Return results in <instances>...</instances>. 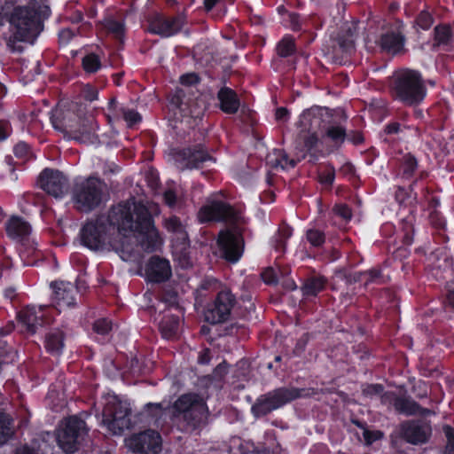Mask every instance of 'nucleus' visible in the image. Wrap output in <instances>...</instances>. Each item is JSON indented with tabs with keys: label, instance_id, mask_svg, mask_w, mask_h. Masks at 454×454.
<instances>
[{
	"label": "nucleus",
	"instance_id": "39448f33",
	"mask_svg": "<svg viewBox=\"0 0 454 454\" xmlns=\"http://www.w3.org/2000/svg\"><path fill=\"white\" fill-rule=\"evenodd\" d=\"M207 413L204 399L196 394L183 395L174 403V417L184 432L192 433L205 427Z\"/></svg>",
	"mask_w": 454,
	"mask_h": 454
},
{
	"label": "nucleus",
	"instance_id": "4d7b16f0",
	"mask_svg": "<svg viewBox=\"0 0 454 454\" xmlns=\"http://www.w3.org/2000/svg\"><path fill=\"white\" fill-rule=\"evenodd\" d=\"M164 302L168 303L169 307L174 308L176 310H179L177 307L176 294L174 293L168 294L163 298ZM180 313V311H178Z\"/></svg>",
	"mask_w": 454,
	"mask_h": 454
},
{
	"label": "nucleus",
	"instance_id": "de8ad7c7",
	"mask_svg": "<svg viewBox=\"0 0 454 454\" xmlns=\"http://www.w3.org/2000/svg\"><path fill=\"white\" fill-rule=\"evenodd\" d=\"M121 111L120 109H117V101L115 98H111L109 104H108V113L106 114V117L111 122L114 119H118L120 117Z\"/></svg>",
	"mask_w": 454,
	"mask_h": 454
},
{
	"label": "nucleus",
	"instance_id": "e433bc0d",
	"mask_svg": "<svg viewBox=\"0 0 454 454\" xmlns=\"http://www.w3.org/2000/svg\"><path fill=\"white\" fill-rule=\"evenodd\" d=\"M452 36V31L448 25L437 26L434 28V39L438 44H447Z\"/></svg>",
	"mask_w": 454,
	"mask_h": 454
},
{
	"label": "nucleus",
	"instance_id": "f8f14e48",
	"mask_svg": "<svg viewBox=\"0 0 454 454\" xmlns=\"http://www.w3.org/2000/svg\"><path fill=\"white\" fill-rule=\"evenodd\" d=\"M88 433L85 422L76 416L67 419L57 432L59 446L67 453H74Z\"/></svg>",
	"mask_w": 454,
	"mask_h": 454
},
{
	"label": "nucleus",
	"instance_id": "4468645a",
	"mask_svg": "<svg viewBox=\"0 0 454 454\" xmlns=\"http://www.w3.org/2000/svg\"><path fill=\"white\" fill-rule=\"evenodd\" d=\"M399 434L408 443L420 445L429 441L432 427L425 420H407L400 424Z\"/></svg>",
	"mask_w": 454,
	"mask_h": 454
},
{
	"label": "nucleus",
	"instance_id": "49530a36",
	"mask_svg": "<svg viewBox=\"0 0 454 454\" xmlns=\"http://www.w3.org/2000/svg\"><path fill=\"white\" fill-rule=\"evenodd\" d=\"M416 168V159L411 154L405 155L403 158V173L410 176L414 172Z\"/></svg>",
	"mask_w": 454,
	"mask_h": 454
},
{
	"label": "nucleus",
	"instance_id": "72a5a7b5",
	"mask_svg": "<svg viewBox=\"0 0 454 454\" xmlns=\"http://www.w3.org/2000/svg\"><path fill=\"white\" fill-rule=\"evenodd\" d=\"M63 348V335L59 331L50 333L46 338V348L59 354Z\"/></svg>",
	"mask_w": 454,
	"mask_h": 454
},
{
	"label": "nucleus",
	"instance_id": "c03bdc74",
	"mask_svg": "<svg viewBox=\"0 0 454 454\" xmlns=\"http://www.w3.org/2000/svg\"><path fill=\"white\" fill-rule=\"evenodd\" d=\"M433 24L432 16L426 11L419 13L416 20L417 27H420L424 30L428 29Z\"/></svg>",
	"mask_w": 454,
	"mask_h": 454
},
{
	"label": "nucleus",
	"instance_id": "0e129e2a",
	"mask_svg": "<svg viewBox=\"0 0 454 454\" xmlns=\"http://www.w3.org/2000/svg\"><path fill=\"white\" fill-rule=\"evenodd\" d=\"M278 156H280L282 162L286 167L289 165L291 168H294L296 165V161L294 160H289L288 156L286 153L282 151H278Z\"/></svg>",
	"mask_w": 454,
	"mask_h": 454
},
{
	"label": "nucleus",
	"instance_id": "b1692460",
	"mask_svg": "<svg viewBox=\"0 0 454 454\" xmlns=\"http://www.w3.org/2000/svg\"><path fill=\"white\" fill-rule=\"evenodd\" d=\"M43 307H27L19 313V320L26 328V331L31 334L36 333L38 327L43 325Z\"/></svg>",
	"mask_w": 454,
	"mask_h": 454
},
{
	"label": "nucleus",
	"instance_id": "603ef678",
	"mask_svg": "<svg viewBox=\"0 0 454 454\" xmlns=\"http://www.w3.org/2000/svg\"><path fill=\"white\" fill-rule=\"evenodd\" d=\"M333 211L346 221L350 220L352 216L351 210L346 205H336Z\"/></svg>",
	"mask_w": 454,
	"mask_h": 454
},
{
	"label": "nucleus",
	"instance_id": "f257e3e1",
	"mask_svg": "<svg viewBox=\"0 0 454 454\" xmlns=\"http://www.w3.org/2000/svg\"><path fill=\"white\" fill-rule=\"evenodd\" d=\"M108 220L117 227V238L127 246L131 240L134 248L137 242L148 250H153L160 245V238L155 230L146 206L134 199L113 207Z\"/></svg>",
	"mask_w": 454,
	"mask_h": 454
},
{
	"label": "nucleus",
	"instance_id": "8fccbe9b",
	"mask_svg": "<svg viewBox=\"0 0 454 454\" xmlns=\"http://www.w3.org/2000/svg\"><path fill=\"white\" fill-rule=\"evenodd\" d=\"M383 392V387L381 385H369L363 389L364 395L367 397H373L374 395H380Z\"/></svg>",
	"mask_w": 454,
	"mask_h": 454
},
{
	"label": "nucleus",
	"instance_id": "a878e982",
	"mask_svg": "<svg viewBox=\"0 0 454 454\" xmlns=\"http://www.w3.org/2000/svg\"><path fill=\"white\" fill-rule=\"evenodd\" d=\"M217 98L220 102V108L226 114H235L238 112L240 102L234 90L229 88H222Z\"/></svg>",
	"mask_w": 454,
	"mask_h": 454
},
{
	"label": "nucleus",
	"instance_id": "e2e57ef3",
	"mask_svg": "<svg viewBox=\"0 0 454 454\" xmlns=\"http://www.w3.org/2000/svg\"><path fill=\"white\" fill-rule=\"evenodd\" d=\"M380 436H381V433H380V432L372 433L368 430H364V437L367 443H372V442H374Z\"/></svg>",
	"mask_w": 454,
	"mask_h": 454
},
{
	"label": "nucleus",
	"instance_id": "bb28decb",
	"mask_svg": "<svg viewBox=\"0 0 454 454\" xmlns=\"http://www.w3.org/2000/svg\"><path fill=\"white\" fill-rule=\"evenodd\" d=\"M394 407L398 412L405 414L406 416L427 415L432 413L430 410L421 408L413 400L403 397L395 398Z\"/></svg>",
	"mask_w": 454,
	"mask_h": 454
},
{
	"label": "nucleus",
	"instance_id": "37998d69",
	"mask_svg": "<svg viewBox=\"0 0 454 454\" xmlns=\"http://www.w3.org/2000/svg\"><path fill=\"white\" fill-rule=\"evenodd\" d=\"M443 432L447 439L444 454H454V428L450 426H444Z\"/></svg>",
	"mask_w": 454,
	"mask_h": 454
},
{
	"label": "nucleus",
	"instance_id": "58836bf2",
	"mask_svg": "<svg viewBox=\"0 0 454 454\" xmlns=\"http://www.w3.org/2000/svg\"><path fill=\"white\" fill-rule=\"evenodd\" d=\"M82 67L86 72H96L100 67L98 57L93 53L88 54L82 59Z\"/></svg>",
	"mask_w": 454,
	"mask_h": 454
},
{
	"label": "nucleus",
	"instance_id": "20e7f679",
	"mask_svg": "<svg viewBox=\"0 0 454 454\" xmlns=\"http://www.w3.org/2000/svg\"><path fill=\"white\" fill-rule=\"evenodd\" d=\"M114 229L108 217H100L96 221L88 222L81 230V241L83 246L91 250L105 249L107 247H112L120 254L124 261L130 260L134 254V242L130 241L125 246L124 242L118 238L112 239L110 233Z\"/></svg>",
	"mask_w": 454,
	"mask_h": 454
},
{
	"label": "nucleus",
	"instance_id": "393cba45",
	"mask_svg": "<svg viewBox=\"0 0 454 454\" xmlns=\"http://www.w3.org/2000/svg\"><path fill=\"white\" fill-rule=\"evenodd\" d=\"M6 231L13 239H24L30 234L31 227L23 218L12 216L6 223Z\"/></svg>",
	"mask_w": 454,
	"mask_h": 454
},
{
	"label": "nucleus",
	"instance_id": "6ab92c4d",
	"mask_svg": "<svg viewBox=\"0 0 454 454\" xmlns=\"http://www.w3.org/2000/svg\"><path fill=\"white\" fill-rule=\"evenodd\" d=\"M184 25V19L181 16L166 18L155 15L149 20L148 30L153 34L168 37L177 33Z\"/></svg>",
	"mask_w": 454,
	"mask_h": 454
},
{
	"label": "nucleus",
	"instance_id": "864d4df0",
	"mask_svg": "<svg viewBox=\"0 0 454 454\" xmlns=\"http://www.w3.org/2000/svg\"><path fill=\"white\" fill-rule=\"evenodd\" d=\"M185 247H186V246L184 247L182 245V247L180 248L181 254L177 256V260H178L179 264H180L181 267H183V268H189V267L192 266V262L190 257L187 256V254L185 253H184V254L182 253L183 250L185 249Z\"/></svg>",
	"mask_w": 454,
	"mask_h": 454
},
{
	"label": "nucleus",
	"instance_id": "9b49d317",
	"mask_svg": "<svg viewBox=\"0 0 454 454\" xmlns=\"http://www.w3.org/2000/svg\"><path fill=\"white\" fill-rule=\"evenodd\" d=\"M102 415L103 425L114 434H121L130 426V408L129 404L114 396L108 399Z\"/></svg>",
	"mask_w": 454,
	"mask_h": 454
},
{
	"label": "nucleus",
	"instance_id": "5fc2aeb1",
	"mask_svg": "<svg viewBox=\"0 0 454 454\" xmlns=\"http://www.w3.org/2000/svg\"><path fill=\"white\" fill-rule=\"evenodd\" d=\"M319 179L322 184L331 185L334 180V169L332 168L325 173H321L319 175Z\"/></svg>",
	"mask_w": 454,
	"mask_h": 454
},
{
	"label": "nucleus",
	"instance_id": "13d9d810",
	"mask_svg": "<svg viewBox=\"0 0 454 454\" xmlns=\"http://www.w3.org/2000/svg\"><path fill=\"white\" fill-rule=\"evenodd\" d=\"M289 112L285 107H279L276 110L275 118L278 121H286L288 120Z\"/></svg>",
	"mask_w": 454,
	"mask_h": 454
},
{
	"label": "nucleus",
	"instance_id": "6e6d98bb",
	"mask_svg": "<svg viewBox=\"0 0 454 454\" xmlns=\"http://www.w3.org/2000/svg\"><path fill=\"white\" fill-rule=\"evenodd\" d=\"M180 81L182 84L189 86L197 83L199 82V77L197 76L196 74L192 73L182 75Z\"/></svg>",
	"mask_w": 454,
	"mask_h": 454
},
{
	"label": "nucleus",
	"instance_id": "dca6fc26",
	"mask_svg": "<svg viewBox=\"0 0 454 454\" xmlns=\"http://www.w3.org/2000/svg\"><path fill=\"white\" fill-rule=\"evenodd\" d=\"M39 184L44 192L54 198L64 196L69 189L67 177L60 171L49 168L41 173Z\"/></svg>",
	"mask_w": 454,
	"mask_h": 454
},
{
	"label": "nucleus",
	"instance_id": "2f4dec72",
	"mask_svg": "<svg viewBox=\"0 0 454 454\" xmlns=\"http://www.w3.org/2000/svg\"><path fill=\"white\" fill-rule=\"evenodd\" d=\"M325 286V280L322 278H311L303 285L301 291L305 296H316Z\"/></svg>",
	"mask_w": 454,
	"mask_h": 454
},
{
	"label": "nucleus",
	"instance_id": "2eb2a0df",
	"mask_svg": "<svg viewBox=\"0 0 454 454\" xmlns=\"http://www.w3.org/2000/svg\"><path fill=\"white\" fill-rule=\"evenodd\" d=\"M221 255L229 262H236L243 252V239L239 231H223L218 236Z\"/></svg>",
	"mask_w": 454,
	"mask_h": 454
},
{
	"label": "nucleus",
	"instance_id": "4c0bfd02",
	"mask_svg": "<svg viewBox=\"0 0 454 454\" xmlns=\"http://www.w3.org/2000/svg\"><path fill=\"white\" fill-rule=\"evenodd\" d=\"M105 28L116 38H121L124 33V24L121 21H116L112 18H107L104 21Z\"/></svg>",
	"mask_w": 454,
	"mask_h": 454
},
{
	"label": "nucleus",
	"instance_id": "ea45409f",
	"mask_svg": "<svg viewBox=\"0 0 454 454\" xmlns=\"http://www.w3.org/2000/svg\"><path fill=\"white\" fill-rule=\"evenodd\" d=\"M294 51V43L291 38H284L278 45V52L281 57H287Z\"/></svg>",
	"mask_w": 454,
	"mask_h": 454
},
{
	"label": "nucleus",
	"instance_id": "7ed1b4c3",
	"mask_svg": "<svg viewBox=\"0 0 454 454\" xmlns=\"http://www.w3.org/2000/svg\"><path fill=\"white\" fill-rule=\"evenodd\" d=\"M51 122L56 129L82 143L92 144L97 140L94 118L82 105L59 104L52 112Z\"/></svg>",
	"mask_w": 454,
	"mask_h": 454
},
{
	"label": "nucleus",
	"instance_id": "f03ea898",
	"mask_svg": "<svg viewBox=\"0 0 454 454\" xmlns=\"http://www.w3.org/2000/svg\"><path fill=\"white\" fill-rule=\"evenodd\" d=\"M50 10L41 0H31L27 4L18 5L9 14L12 35L6 44L12 51H23L20 43L32 42L43 30V21Z\"/></svg>",
	"mask_w": 454,
	"mask_h": 454
},
{
	"label": "nucleus",
	"instance_id": "09e8293b",
	"mask_svg": "<svg viewBox=\"0 0 454 454\" xmlns=\"http://www.w3.org/2000/svg\"><path fill=\"white\" fill-rule=\"evenodd\" d=\"M267 162L273 168H281L282 169L286 168V166L282 162L280 156H278V151H275L273 153V154L268 155Z\"/></svg>",
	"mask_w": 454,
	"mask_h": 454
},
{
	"label": "nucleus",
	"instance_id": "f704fd0d",
	"mask_svg": "<svg viewBox=\"0 0 454 454\" xmlns=\"http://www.w3.org/2000/svg\"><path fill=\"white\" fill-rule=\"evenodd\" d=\"M346 33L348 37H339L338 43L343 51H349L354 47V36L356 33V26L354 24L348 25L346 28Z\"/></svg>",
	"mask_w": 454,
	"mask_h": 454
},
{
	"label": "nucleus",
	"instance_id": "a211bd4d",
	"mask_svg": "<svg viewBox=\"0 0 454 454\" xmlns=\"http://www.w3.org/2000/svg\"><path fill=\"white\" fill-rule=\"evenodd\" d=\"M233 304L234 299L230 292L223 291L219 293L213 308L208 309L205 313L206 320L211 324H218L227 320Z\"/></svg>",
	"mask_w": 454,
	"mask_h": 454
},
{
	"label": "nucleus",
	"instance_id": "f3484780",
	"mask_svg": "<svg viewBox=\"0 0 454 454\" xmlns=\"http://www.w3.org/2000/svg\"><path fill=\"white\" fill-rule=\"evenodd\" d=\"M198 219L200 223L230 221L236 222L238 215L234 209L223 202H213L203 206L198 212Z\"/></svg>",
	"mask_w": 454,
	"mask_h": 454
},
{
	"label": "nucleus",
	"instance_id": "c756f323",
	"mask_svg": "<svg viewBox=\"0 0 454 454\" xmlns=\"http://www.w3.org/2000/svg\"><path fill=\"white\" fill-rule=\"evenodd\" d=\"M166 229L175 235V238L180 245L185 247V243L188 239V235L185 231V226L176 216H170L165 220Z\"/></svg>",
	"mask_w": 454,
	"mask_h": 454
},
{
	"label": "nucleus",
	"instance_id": "c9c22d12",
	"mask_svg": "<svg viewBox=\"0 0 454 454\" xmlns=\"http://www.w3.org/2000/svg\"><path fill=\"white\" fill-rule=\"evenodd\" d=\"M288 274L289 271L287 270H278V272H277L273 268L269 267L262 272L261 276L266 284L276 285L278 282L279 276L285 277Z\"/></svg>",
	"mask_w": 454,
	"mask_h": 454
},
{
	"label": "nucleus",
	"instance_id": "ddd939ff",
	"mask_svg": "<svg viewBox=\"0 0 454 454\" xmlns=\"http://www.w3.org/2000/svg\"><path fill=\"white\" fill-rule=\"evenodd\" d=\"M129 450L141 454H159L161 450V437L154 430L133 434L126 440Z\"/></svg>",
	"mask_w": 454,
	"mask_h": 454
},
{
	"label": "nucleus",
	"instance_id": "4be33fe9",
	"mask_svg": "<svg viewBox=\"0 0 454 454\" xmlns=\"http://www.w3.org/2000/svg\"><path fill=\"white\" fill-rule=\"evenodd\" d=\"M330 119L331 116L322 124L321 143L329 142L333 149H338L347 137L346 130L342 126L331 122Z\"/></svg>",
	"mask_w": 454,
	"mask_h": 454
},
{
	"label": "nucleus",
	"instance_id": "a19ab883",
	"mask_svg": "<svg viewBox=\"0 0 454 454\" xmlns=\"http://www.w3.org/2000/svg\"><path fill=\"white\" fill-rule=\"evenodd\" d=\"M120 111L129 127L139 122L142 119L141 115L134 110L120 108Z\"/></svg>",
	"mask_w": 454,
	"mask_h": 454
},
{
	"label": "nucleus",
	"instance_id": "774afa93",
	"mask_svg": "<svg viewBox=\"0 0 454 454\" xmlns=\"http://www.w3.org/2000/svg\"><path fill=\"white\" fill-rule=\"evenodd\" d=\"M380 395L381 402L383 403H392V402L394 403H395V398H398L392 392H387V393H384V394L381 393V395Z\"/></svg>",
	"mask_w": 454,
	"mask_h": 454
},
{
	"label": "nucleus",
	"instance_id": "bf43d9fd",
	"mask_svg": "<svg viewBox=\"0 0 454 454\" xmlns=\"http://www.w3.org/2000/svg\"><path fill=\"white\" fill-rule=\"evenodd\" d=\"M163 196L167 205H168L169 207H174L176 205V196L173 191H166Z\"/></svg>",
	"mask_w": 454,
	"mask_h": 454
},
{
	"label": "nucleus",
	"instance_id": "338daca9",
	"mask_svg": "<svg viewBox=\"0 0 454 454\" xmlns=\"http://www.w3.org/2000/svg\"><path fill=\"white\" fill-rule=\"evenodd\" d=\"M403 131L402 129H401V126L399 123L397 122H393V123H390L388 124L387 127H386V132L387 134H395V133H399Z\"/></svg>",
	"mask_w": 454,
	"mask_h": 454
},
{
	"label": "nucleus",
	"instance_id": "aec40b11",
	"mask_svg": "<svg viewBox=\"0 0 454 454\" xmlns=\"http://www.w3.org/2000/svg\"><path fill=\"white\" fill-rule=\"evenodd\" d=\"M209 154L200 145L194 147H188L179 151L176 155V160L180 164L182 169L199 168L200 163L210 160Z\"/></svg>",
	"mask_w": 454,
	"mask_h": 454
},
{
	"label": "nucleus",
	"instance_id": "412c9836",
	"mask_svg": "<svg viewBox=\"0 0 454 454\" xmlns=\"http://www.w3.org/2000/svg\"><path fill=\"white\" fill-rule=\"evenodd\" d=\"M54 291V301L58 309L61 310L70 308L74 304L76 287L71 283L56 282L52 285Z\"/></svg>",
	"mask_w": 454,
	"mask_h": 454
},
{
	"label": "nucleus",
	"instance_id": "a18cd8bd",
	"mask_svg": "<svg viewBox=\"0 0 454 454\" xmlns=\"http://www.w3.org/2000/svg\"><path fill=\"white\" fill-rule=\"evenodd\" d=\"M93 329L97 333L104 335L112 330V323L106 318H101L94 323Z\"/></svg>",
	"mask_w": 454,
	"mask_h": 454
},
{
	"label": "nucleus",
	"instance_id": "052dcab7",
	"mask_svg": "<svg viewBox=\"0 0 454 454\" xmlns=\"http://www.w3.org/2000/svg\"><path fill=\"white\" fill-rule=\"evenodd\" d=\"M227 373V365L225 363L220 364L214 371V377L216 380H221Z\"/></svg>",
	"mask_w": 454,
	"mask_h": 454
},
{
	"label": "nucleus",
	"instance_id": "0eeeda50",
	"mask_svg": "<svg viewBox=\"0 0 454 454\" xmlns=\"http://www.w3.org/2000/svg\"><path fill=\"white\" fill-rule=\"evenodd\" d=\"M329 117V111L320 107L306 110L301 114L298 124L301 128L299 137L303 141L308 151L316 148L318 143L321 142V127Z\"/></svg>",
	"mask_w": 454,
	"mask_h": 454
},
{
	"label": "nucleus",
	"instance_id": "1a4fd4ad",
	"mask_svg": "<svg viewBox=\"0 0 454 454\" xmlns=\"http://www.w3.org/2000/svg\"><path fill=\"white\" fill-rule=\"evenodd\" d=\"M103 184L97 178L90 177L74 184L72 199L74 207L81 212H90L102 202Z\"/></svg>",
	"mask_w": 454,
	"mask_h": 454
},
{
	"label": "nucleus",
	"instance_id": "473e14b6",
	"mask_svg": "<svg viewBox=\"0 0 454 454\" xmlns=\"http://www.w3.org/2000/svg\"><path fill=\"white\" fill-rule=\"evenodd\" d=\"M13 434L12 419L3 412H0V445L5 443Z\"/></svg>",
	"mask_w": 454,
	"mask_h": 454
},
{
	"label": "nucleus",
	"instance_id": "423d86ee",
	"mask_svg": "<svg viewBox=\"0 0 454 454\" xmlns=\"http://www.w3.org/2000/svg\"><path fill=\"white\" fill-rule=\"evenodd\" d=\"M314 394L313 389L294 387L276 388L261 395L252 406V411L256 417L264 416L297 398L311 396Z\"/></svg>",
	"mask_w": 454,
	"mask_h": 454
},
{
	"label": "nucleus",
	"instance_id": "c85d7f7f",
	"mask_svg": "<svg viewBox=\"0 0 454 454\" xmlns=\"http://www.w3.org/2000/svg\"><path fill=\"white\" fill-rule=\"evenodd\" d=\"M180 325V315H167L160 325V333L165 339L176 336Z\"/></svg>",
	"mask_w": 454,
	"mask_h": 454
},
{
	"label": "nucleus",
	"instance_id": "3c124183",
	"mask_svg": "<svg viewBox=\"0 0 454 454\" xmlns=\"http://www.w3.org/2000/svg\"><path fill=\"white\" fill-rule=\"evenodd\" d=\"M146 411L153 418L156 419L160 418L163 414L161 403H148L146 405Z\"/></svg>",
	"mask_w": 454,
	"mask_h": 454
},
{
	"label": "nucleus",
	"instance_id": "5701e85b",
	"mask_svg": "<svg viewBox=\"0 0 454 454\" xmlns=\"http://www.w3.org/2000/svg\"><path fill=\"white\" fill-rule=\"evenodd\" d=\"M145 273L150 281L162 282L171 276V268L168 261L153 256L146 264Z\"/></svg>",
	"mask_w": 454,
	"mask_h": 454
},
{
	"label": "nucleus",
	"instance_id": "6e6552de",
	"mask_svg": "<svg viewBox=\"0 0 454 454\" xmlns=\"http://www.w3.org/2000/svg\"><path fill=\"white\" fill-rule=\"evenodd\" d=\"M394 92L398 99L407 105L419 104L426 95L421 75L414 70L400 72L395 80Z\"/></svg>",
	"mask_w": 454,
	"mask_h": 454
},
{
	"label": "nucleus",
	"instance_id": "79ce46f5",
	"mask_svg": "<svg viewBox=\"0 0 454 454\" xmlns=\"http://www.w3.org/2000/svg\"><path fill=\"white\" fill-rule=\"evenodd\" d=\"M306 236L307 240L314 247H319L325 242V234L321 231L310 229Z\"/></svg>",
	"mask_w": 454,
	"mask_h": 454
},
{
	"label": "nucleus",
	"instance_id": "680f3d73",
	"mask_svg": "<svg viewBox=\"0 0 454 454\" xmlns=\"http://www.w3.org/2000/svg\"><path fill=\"white\" fill-rule=\"evenodd\" d=\"M98 91L93 88L88 87L84 91V98L88 101H93L98 98Z\"/></svg>",
	"mask_w": 454,
	"mask_h": 454
},
{
	"label": "nucleus",
	"instance_id": "cd10ccee",
	"mask_svg": "<svg viewBox=\"0 0 454 454\" xmlns=\"http://www.w3.org/2000/svg\"><path fill=\"white\" fill-rule=\"evenodd\" d=\"M403 43L404 38L400 33L390 32L381 36L380 43L382 51L395 55L403 50Z\"/></svg>",
	"mask_w": 454,
	"mask_h": 454
},
{
	"label": "nucleus",
	"instance_id": "9d476101",
	"mask_svg": "<svg viewBox=\"0 0 454 454\" xmlns=\"http://www.w3.org/2000/svg\"><path fill=\"white\" fill-rule=\"evenodd\" d=\"M170 103L176 107V122L180 121L188 128L196 126L205 111V101L202 98H187L183 90H176Z\"/></svg>",
	"mask_w": 454,
	"mask_h": 454
},
{
	"label": "nucleus",
	"instance_id": "69168bd1",
	"mask_svg": "<svg viewBox=\"0 0 454 454\" xmlns=\"http://www.w3.org/2000/svg\"><path fill=\"white\" fill-rule=\"evenodd\" d=\"M59 35L61 43H66L74 36V33L70 29H63Z\"/></svg>",
	"mask_w": 454,
	"mask_h": 454
},
{
	"label": "nucleus",
	"instance_id": "7c9ffc66",
	"mask_svg": "<svg viewBox=\"0 0 454 454\" xmlns=\"http://www.w3.org/2000/svg\"><path fill=\"white\" fill-rule=\"evenodd\" d=\"M380 276V270L373 269L364 271L363 273H354L349 275H347L345 272L340 271L337 273L336 278L340 279L345 278L347 283H352L360 280L362 277L367 278V281H374L376 278H379Z\"/></svg>",
	"mask_w": 454,
	"mask_h": 454
}]
</instances>
